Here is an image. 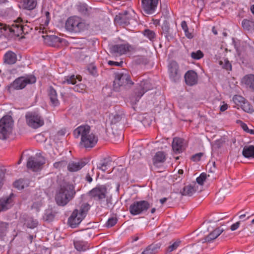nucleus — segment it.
Instances as JSON below:
<instances>
[{"label": "nucleus", "mask_w": 254, "mask_h": 254, "mask_svg": "<svg viewBox=\"0 0 254 254\" xmlns=\"http://www.w3.org/2000/svg\"><path fill=\"white\" fill-rule=\"evenodd\" d=\"M75 137L81 136L80 144L85 148H92L98 141L97 137L90 132V127L88 125L78 127L74 130Z\"/></svg>", "instance_id": "obj_1"}, {"label": "nucleus", "mask_w": 254, "mask_h": 254, "mask_svg": "<svg viewBox=\"0 0 254 254\" xmlns=\"http://www.w3.org/2000/svg\"><path fill=\"white\" fill-rule=\"evenodd\" d=\"M65 27L66 30L70 32L79 33L87 30L89 24L85 19L73 16L67 19Z\"/></svg>", "instance_id": "obj_2"}, {"label": "nucleus", "mask_w": 254, "mask_h": 254, "mask_svg": "<svg viewBox=\"0 0 254 254\" xmlns=\"http://www.w3.org/2000/svg\"><path fill=\"white\" fill-rule=\"evenodd\" d=\"M75 194L74 188L71 185H65L57 190L55 199L59 205H66L73 197Z\"/></svg>", "instance_id": "obj_3"}, {"label": "nucleus", "mask_w": 254, "mask_h": 254, "mask_svg": "<svg viewBox=\"0 0 254 254\" xmlns=\"http://www.w3.org/2000/svg\"><path fill=\"white\" fill-rule=\"evenodd\" d=\"M90 208L87 203L83 204L79 209L74 210L68 220V223L71 228H75L85 217Z\"/></svg>", "instance_id": "obj_4"}, {"label": "nucleus", "mask_w": 254, "mask_h": 254, "mask_svg": "<svg viewBox=\"0 0 254 254\" xmlns=\"http://www.w3.org/2000/svg\"><path fill=\"white\" fill-rule=\"evenodd\" d=\"M13 122L9 116H3L0 120V139H6L11 132Z\"/></svg>", "instance_id": "obj_5"}, {"label": "nucleus", "mask_w": 254, "mask_h": 254, "mask_svg": "<svg viewBox=\"0 0 254 254\" xmlns=\"http://www.w3.org/2000/svg\"><path fill=\"white\" fill-rule=\"evenodd\" d=\"M134 51L135 48L127 42L117 44L111 46L110 48V53L115 56L130 54Z\"/></svg>", "instance_id": "obj_6"}, {"label": "nucleus", "mask_w": 254, "mask_h": 254, "mask_svg": "<svg viewBox=\"0 0 254 254\" xmlns=\"http://www.w3.org/2000/svg\"><path fill=\"white\" fill-rule=\"evenodd\" d=\"M27 124L30 127L37 128L44 124L43 118L37 113L28 112L25 116Z\"/></svg>", "instance_id": "obj_7"}, {"label": "nucleus", "mask_w": 254, "mask_h": 254, "mask_svg": "<svg viewBox=\"0 0 254 254\" xmlns=\"http://www.w3.org/2000/svg\"><path fill=\"white\" fill-rule=\"evenodd\" d=\"M150 207V204L146 201L141 200L135 201L131 204L129 210L132 215H137L146 211Z\"/></svg>", "instance_id": "obj_8"}, {"label": "nucleus", "mask_w": 254, "mask_h": 254, "mask_svg": "<svg viewBox=\"0 0 254 254\" xmlns=\"http://www.w3.org/2000/svg\"><path fill=\"white\" fill-rule=\"evenodd\" d=\"M36 77L32 75L26 77H20L15 79L10 85V88L14 89H21L28 84H32L36 82Z\"/></svg>", "instance_id": "obj_9"}, {"label": "nucleus", "mask_w": 254, "mask_h": 254, "mask_svg": "<svg viewBox=\"0 0 254 254\" xmlns=\"http://www.w3.org/2000/svg\"><path fill=\"white\" fill-rule=\"evenodd\" d=\"M151 88V85L148 81L143 80L141 81L138 86V92H135L130 98L131 103L133 104H136L143 94Z\"/></svg>", "instance_id": "obj_10"}, {"label": "nucleus", "mask_w": 254, "mask_h": 254, "mask_svg": "<svg viewBox=\"0 0 254 254\" xmlns=\"http://www.w3.org/2000/svg\"><path fill=\"white\" fill-rule=\"evenodd\" d=\"M45 163V158L42 156L31 157L27 162V167L32 171L36 172L41 170L43 165Z\"/></svg>", "instance_id": "obj_11"}, {"label": "nucleus", "mask_w": 254, "mask_h": 254, "mask_svg": "<svg viewBox=\"0 0 254 254\" xmlns=\"http://www.w3.org/2000/svg\"><path fill=\"white\" fill-rule=\"evenodd\" d=\"M129 75L126 72H121L116 74L115 79L114 81L115 89H117L120 86L127 84H132Z\"/></svg>", "instance_id": "obj_12"}, {"label": "nucleus", "mask_w": 254, "mask_h": 254, "mask_svg": "<svg viewBox=\"0 0 254 254\" xmlns=\"http://www.w3.org/2000/svg\"><path fill=\"white\" fill-rule=\"evenodd\" d=\"M233 101L239 109L241 108L245 112L252 113L254 110L251 104L242 96L236 95L233 97Z\"/></svg>", "instance_id": "obj_13"}, {"label": "nucleus", "mask_w": 254, "mask_h": 254, "mask_svg": "<svg viewBox=\"0 0 254 254\" xmlns=\"http://www.w3.org/2000/svg\"><path fill=\"white\" fill-rule=\"evenodd\" d=\"M107 193V190L105 186H97L90 191V195L95 200L102 203L104 201Z\"/></svg>", "instance_id": "obj_14"}, {"label": "nucleus", "mask_w": 254, "mask_h": 254, "mask_svg": "<svg viewBox=\"0 0 254 254\" xmlns=\"http://www.w3.org/2000/svg\"><path fill=\"white\" fill-rule=\"evenodd\" d=\"M169 77L174 82H177L181 78V73L179 70V65L175 61L171 62L168 65Z\"/></svg>", "instance_id": "obj_15"}, {"label": "nucleus", "mask_w": 254, "mask_h": 254, "mask_svg": "<svg viewBox=\"0 0 254 254\" xmlns=\"http://www.w3.org/2000/svg\"><path fill=\"white\" fill-rule=\"evenodd\" d=\"M159 0H141L142 6L147 14H152L155 11Z\"/></svg>", "instance_id": "obj_16"}, {"label": "nucleus", "mask_w": 254, "mask_h": 254, "mask_svg": "<svg viewBox=\"0 0 254 254\" xmlns=\"http://www.w3.org/2000/svg\"><path fill=\"white\" fill-rule=\"evenodd\" d=\"M22 21L21 18H17L10 26L9 28L10 31L15 35L19 36L23 32Z\"/></svg>", "instance_id": "obj_17"}, {"label": "nucleus", "mask_w": 254, "mask_h": 254, "mask_svg": "<svg viewBox=\"0 0 254 254\" xmlns=\"http://www.w3.org/2000/svg\"><path fill=\"white\" fill-rule=\"evenodd\" d=\"M185 80L188 85L193 86L197 83V74L193 70H189L185 75Z\"/></svg>", "instance_id": "obj_18"}, {"label": "nucleus", "mask_w": 254, "mask_h": 254, "mask_svg": "<svg viewBox=\"0 0 254 254\" xmlns=\"http://www.w3.org/2000/svg\"><path fill=\"white\" fill-rule=\"evenodd\" d=\"M224 231L223 229L221 227L215 229L213 231L211 232L203 239V242L210 243L213 240L217 238Z\"/></svg>", "instance_id": "obj_19"}, {"label": "nucleus", "mask_w": 254, "mask_h": 254, "mask_svg": "<svg viewBox=\"0 0 254 254\" xmlns=\"http://www.w3.org/2000/svg\"><path fill=\"white\" fill-rule=\"evenodd\" d=\"M172 148L176 153L182 152L184 148V140L180 138H174L172 142Z\"/></svg>", "instance_id": "obj_20"}, {"label": "nucleus", "mask_w": 254, "mask_h": 254, "mask_svg": "<svg viewBox=\"0 0 254 254\" xmlns=\"http://www.w3.org/2000/svg\"><path fill=\"white\" fill-rule=\"evenodd\" d=\"M86 164L83 161H71L67 165V169L70 172H76L80 170Z\"/></svg>", "instance_id": "obj_21"}, {"label": "nucleus", "mask_w": 254, "mask_h": 254, "mask_svg": "<svg viewBox=\"0 0 254 254\" xmlns=\"http://www.w3.org/2000/svg\"><path fill=\"white\" fill-rule=\"evenodd\" d=\"M12 196L13 194H12L8 198L0 199V211L5 210L12 205Z\"/></svg>", "instance_id": "obj_22"}, {"label": "nucleus", "mask_w": 254, "mask_h": 254, "mask_svg": "<svg viewBox=\"0 0 254 254\" xmlns=\"http://www.w3.org/2000/svg\"><path fill=\"white\" fill-rule=\"evenodd\" d=\"M81 80V77L80 76L71 75L65 77L64 79L62 80L61 82L63 84L74 85L77 84V82H80Z\"/></svg>", "instance_id": "obj_23"}, {"label": "nucleus", "mask_w": 254, "mask_h": 254, "mask_svg": "<svg viewBox=\"0 0 254 254\" xmlns=\"http://www.w3.org/2000/svg\"><path fill=\"white\" fill-rule=\"evenodd\" d=\"M197 188L198 185L196 183L187 186L184 188L183 194L185 195L191 196L198 190Z\"/></svg>", "instance_id": "obj_24"}, {"label": "nucleus", "mask_w": 254, "mask_h": 254, "mask_svg": "<svg viewBox=\"0 0 254 254\" xmlns=\"http://www.w3.org/2000/svg\"><path fill=\"white\" fill-rule=\"evenodd\" d=\"M166 159V155L163 151H158L155 153L153 158V163L154 165L163 163Z\"/></svg>", "instance_id": "obj_25"}, {"label": "nucleus", "mask_w": 254, "mask_h": 254, "mask_svg": "<svg viewBox=\"0 0 254 254\" xmlns=\"http://www.w3.org/2000/svg\"><path fill=\"white\" fill-rule=\"evenodd\" d=\"M74 248L80 252H84L89 249V246L87 242L80 241L75 240L74 241Z\"/></svg>", "instance_id": "obj_26"}, {"label": "nucleus", "mask_w": 254, "mask_h": 254, "mask_svg": "<svg viewBox=\"0 0 254 254\" xmlns=\"http://www.w3.org/2000/svg\"><path fill=\"white\" fill-rule=\"evenodd\" d=\"M243 155L247 158H254V146L253 145L245 146L243 149Z\"/></svg>", "instance_id": "obj_27"}, {"label": "nucleus", "mask_w": 254, "mask_h": 254, "mask_svg": "<svg viewBox=\"0 0 254 254\" xmlns=\"http://www.w3.org/2000/svg\"><path fill=\"white\" fill-rule=\"evenodd\" d=\"M127 15V12H125L124 14L117 15L116 16L115 20L117 23H119L120 25H128L130 23Z\"/></svg>", "instance_id": "obj_28"}, {"label": "nucleus", "mask_w": 254, "mask_h": 254, "mask_svg": "<svg viewBox=\"0 0 254 254\" xmlns=\"http://www.w3.org/2000/svg\"><path fill=\"white\" fill-rule=\"evenodd\" d=\"M4 60V62L8 64H13L17 60L16 55L14 53L9 51L5 54Z\"/></svg>", "instance_id": "obj_29"}, {"label": "nucleus", "mask_w": 254, "mask_h": 254, "mask_svg": "<svg viewBox=\"0 0 254 254\" xmlns=\"http://www.w3.org/2000/svg\"><path fill=\"white\" fill-rule=\"evenodd\" d=\"M243 81L247 86L254 91V75L250 74L245 76L243 79Z\"/></svg>", "instance_id": "obj_30"}, {"label": "nucleus", "mask_w": 254, "mask_h": 254, "mask_svg": "<svg viewBox=\"0 0 254 254\" xmlns=\"http://www.w3.org/2000/svg\"><path fill=\"white\" fill-rule=\"evenodd\" d=\"M36 4V0H23L22 6L24 9L31 10L35 7Z\"/></svg>", "instance_id": "obj_31"}, {"label": "nucleus", "mask_w": 254, "mask_h": 254, "mask_svg": "<svg viewBox=\"0 0 254 254\" xmlns=\"http://www.w3.org/2000/svg\"><path fill=\"white\" fill-rule=\"evenodd\" d=\"M159 248L157 245H149L142 252L141 254H155Z\"/></svg>", "instance_id": "obj_32"}, {"label": "nucleus", "mask_w": 254, "mask_h": 254, "mask_svg": "<svg viewBox=\"0 0 254 254\" xmlns=\"http://www.w3.org/2000/svg\"><path fill=\"white\" fill-rule=\"evenodd\" d=\"M219 64L222 66V68L226 70H231V64L230 62L226 59H222L220 60L219 61Z\"/></svg>", "instance_id": "obj_33"}, {"label": "nucleus", "mask_w": 254, "mask_h": 254, "mask_svg": "<svg viewBox=\"0 0 254 254\" xmlns=\"http://www.w3.org/2000/svg\"><path fill=\"white\" fill-rule=\"evenodd\" d=\"M38 221L36 220H34L32 218H28L25 221V222L24 223L26 227L30 229H33L35 228L38 225Z\"/></svg>", "instance_id": "obj_34"}, {"label": "nucleus", "mask_w": 254, "mask_h": 254, "mask_svg": "<svg viewBox=\"0 0 254 254\" xmlns=\"http://www.w3.org/2000/svg\"><path fill=\"white\" fill-rule=\"evenodd\" d=\"M121 120L122 118L119 115H116L113 117L111 120V124L112 128H115V126H117L118 125H119L120 124Z\"/></svg>", "instance_id": "obj_35"}, {"label": "nucleus", "mask_w": 254, "mask_h": 254, "mask_svg": "<svg viewBox=\"0 0 254 254\" xmlns=\"http://www.w3.org/2000/svg\"><path fill=\"white\" fill-rule=\"evenodd\" d=\"M13 185L15 188H17L18 190H20L24 189V188L27 185V183H26L25 181L23 179H19L16 181H15Z\"/></svg>", "instance_id": "obj_36"}, {"label": "nucleus", "mask_w": 254, "mask_h": 254, "mask_svg": "<svg viewBox=\"0 0 254 254\" xmlns=\"http://www.w3.org/2000/svg\"><path fill=\"white\" fill-rule=\"evenodd\" d=\"M42 20L44 19L45 21L43 25L44 26H47L50 20V13L46 10H42Z\"/></svg>", "instance_id": "obj_37"}, {"label": "nucleus", "mask_w": 254, "mask_h": 254, "mask_svg": "<svg viewBox=\"0 0 254 254\" xmlns=\"http://www.w3.org/2000/svg\"><path fill=\"white\" fill-rule=\"evenodd\" d=\"M242 25L244 29L247 30H250L252 27L253 23L252 21L249 20L244 19L242 21Z\"/></svg>", "instance_id": "obj_38"}, {"label": "nucleus", "mask_w": 254, "mask_h": 254, "mask_svg": "<svg viewBox=\"0 0 254 254\" xmlns=\"http://www.w3.org/2000/svg\"><path fill=\"white\" fill-rule=\"evenodd\" d=\"M191 57L195 60H199L203 57V54L200 50L193 52L191 53Z\"/></svg>", "instance_id": "obj_39"}, {"label": "nucleus", "mask_w": 254, "mask_h": 254, "mask_svg": "<svg viewBox=\"0 0 254 254\" xmlns=\"http://www.w3.org/2000/svg\"><path fill=\"white\" fill-rule=\"evenodd\" d=\"M43 37L45 39V42L47 43L48 44L50 45H52V44L51 43H49V41H57L59 40V38L58 37L54 35H50V36H43Z\"/></svg>", "instance_id": "obj_40"}, {"label": "nucleus", "mask_w": 254, "mask_h": 254, "mask_svg": "<svg viewBox=\"0 0 254 254\" xmlns=\"http://www.w3.org/2000/svg\"><path fill=\"white\" fill-rule=\"evenodd\" d=\"M207 175L205 173H201L200 176L196 178L197 185L202 186L205 181Z\"/></svg>", "instance_id": "obj_41"}, {"label": "nucleus", "mask_w": 254, "mask_h": 254, "mask_svg": "<svg viewBox=\"0 0 254 254\" xmlns=\"http://www.w3.org/2000/svg\"><path fill=\"white\" fill-rule=\"evenodd\" d=\"M180 243L181 241L180 240H176L168 247V251L169 252H171L174 251L179 246Z\"/></svg>", "instance_id": "obj_42"}, {"label": "nucleus", "mask_w": 254, "mask_h": 254, "mask_svg": "<svg viewBox=\"0 0 254 254\" xmlns=\"http://www.w3.org/2000/svg\"><path fill=\"white\" fill-rule=\"evenodd\" d=\"M85 89V86L84 84L79 83L77 84L74 87L73 89L75 91L78 92H83Z\"/></svg>", "instance_id": "obj_43"}, {"label": "nucleus", "mask_w": 254, "mask_h": 254, "mask_svg": "<svg viewBox=\"0 0 254 254\" xmlns=\"http://www.w3.org/2000/svg\"><path fill=\"white\" fill-rule=\"evenodd\" d=\"M144 35L150 40L153 39L155 37V33L153 31L150 30H145L144 32Z\"/></svg>", "instance_id": "obj_44"}, {"label": "nucleus", "mask_w": 254, "mask_h": 254, "mask_svg": "<svg viewBox=\"0 0 254 254\" xmlns=\"http://www.w3.org/2000/svg\"><path fill=\"white\" fill-rule=\"evenodd\" d=\"M66 163L65 161L62 160L60 161L56 162L54 164V166L57 169H61L66 166Z\"/></svg>", "instance_id": "obj_45"}, {"label": "nucleus", "mask_w": 254, "mask_h": 254, "mask_svg": "<svg viewBox=\"0 0 254 254\" xmlns=\"http://www.w3.org/2000/svg\"><path fill=\"white\" fill-rule=\"evenodd\" d=\"M117 222V220L115 218H111L108 219L106 225L108 227L114 226Z\"/></svg>", "instance_id": "obj_46"}, {"label": "nucleus", "mask_w": 254, "mask_h": 254, "mask_svg": "<svg viewBox=\"0 0 254 254\" xmlns=\"http://www.w3.org/2000/svg\"><path fill=\"white\" fill-rule=\"evenodd\" d=\"M42 206V203L41 201L35 202L32 206V209H35L36 211H39Z\"/></svg>", "instance_id": "obj_47"}, {"label": "nucleus", "mask_w": 254, "mask_h": 254, "mask_svg": "<svg viewBox=\"0 0 254 254\" xmlns=\"http://www.w3.org/2000/svg\"><path fill=\"white\" fill-rule=\"evenodd\" d=\"M52 104L54 106H57L59 105V101L58 99L57 96L50 98Z\"/></svg>", "instance_id": "obj_48"}, {"label": "nucleus", "mask_w": 254, "mask_h": 254, "mask_svg": "<svg viewBox=\"0 0 254 254\" xmlns=\"http://www.w3.org/2000/svg\"><path fill=\"white\" fill-rule=\"evenodd\" d=\"M108 64L109 65H111V66H122V64H123V62H121L119 63L117 62L109 61H108Z\"/></svg>", "instance_id": "obj_49"}, {"label": "nucleus", "mask_w": 254, "mask_h": 254, "mask_svg": "<svg viewBox=\"0 0 254 254\" xmlns=\"http://www.w3.org/2000/svg\"><path fill=\"white\" fill-rule=\"evenodd\" d=\"M49 95L50 98L57 96L56 91L53 87H51L49 88Z\"/></svg>", "instance_id": "obj_50"}, {"label": "nucleus", "mask_w": 254, "mask_h": 254, "mask_svg": "<svg viewBox=\"0 0 254 254\" xmlns=\"http://www.w3.org/2000/svg\"><path fill=\"white\" fill-rule=\"evenodd\" d=\"M202 156V154L201 153H197L193 155L192 157V159L194 161H199Z\"/></svg>", "instance_id": "obj_51"}, {"label": "nucleus", "mask_w": 254, "mask_h": 254, "mask_svg": "<svg viewBox=\"0 0 254 254\" xmlns=\"http://www.w3.org/2000/svg\"><path fill=\"white\" fill-rule=\"evenodd\" d=\"M240 222L239 221L232 224L231 226V230L232 231H235L237 230L240 226Z\"/></svg>", "instance_id": "obj_52"}, {"label": "nucleus", "mask_w": 254, "mask_h": 254, "mask_svg": "<svg viewBox=\"0 0 254 254\" xmlns=\"http://www.w3.org/2000/svg\"><path fill=\"white\" fill-rule=\"evenodd\" d=\"M241 127H242L243 128V129H244V130H245V131L247 132H250L251 133H252V130H250L247 126V125L243 123H242L241 124Z\"/></svg>", "instance_id": "obj_53"}, {"label": "nucleus", "mask_w": 254, "mask_h": 254, "mask_svg": "<svg viewBox=\"0 0 254 254\" xmlns=\"http://www.w3.org/2000/svg\"><path fill=\"white\" fill-rule=\"evenodd\" d=\"M181 27L182 28V29H183V30L185 31H187V30H188V25H187V24L186 23V22L185 21H183L181 23Z\"/></svg>", "instance_id": "obj_54"}, {"label": "nucleus", "mask_w": 254, "mask_h": 254, "mask_svg": "<svg viewBox=\"0 0 254 254\" xmlns=\"http://www.w3.org/2000/svg\"><path fill=\"white\" fill-rule=\"evenodd\" d=\"M228 109V105L226 103H223V104L220 106V110L222 112L226 111Z\"/></svg>", "instance_id": "obj_55"}, {"label": "nucleus", "mask_w": 254, "mask_h": 254, "mask_svg": "<svg viewBox=\"0 0 254 254\" xmlns=\"http://www.w3.org/2000/svg\"><path fill=\"white\" fill-rule=\"evenodd\" d=\"M184 32L185 33V35L187 38L189 39H191L192 38L193 36L192 34L189 31V29L187 30V31H185Z\"/></svg>", "instance_id": "obj_56"}, {"label": "nucleus", "mask_w": 254, "mask_h": 254, "mask_svg": "<svg viewBox=\"0 0 254 254\" xmlns=\"http://www.w3.org/2000/svg\"><path fill=\"white\" fill-rule=\"evenodd\" d=\"M98 168L103 171H105L107 169L106 165L105 164H102L101 166L99 167Z\"/></svg>", "instance_id": "obj_57"}, {"label": "nucleus", "mask_w": 254, "mask_h": 254, "mask_svg": "<svg viewBox=\"0 0 254 254\" xmlns=\"http://www.w3.org/2000/svg\"><path fill=\"white\" fill-rule=\"evenodd\" d=\"M86 180H87V181H88L89 183H91L92 181V177L90 176V175L89 174H87L86 176Z\"/></svg>", "instance_id": "obj_58"}, {"label": "nucleus", "mask_w": 254, "mask_h": 254, "mask_svg": "<svg viewBox=\"0 0 254 254\" xmlns=\"http://www.w3.org/2000/svg\"><path fill=\"white\" fill-rule=\"evenodd\" d=\"M166 200L167 198L166 197H164L160 199V202H161V204H163L166 201Z\"/></svg>", "instance_id": "obj_59"}, {"label": "nucleus", "mask_w": 254, "mask_h": 254, "mask_svg": "<svg viewBox=\"0 0 254 254\" xmlns=\"http://www.w3.org/2000/svg\"><path fill=\"white\" fill-rule=\"evenodd\" d=\"M251 12L254 14V4L251 7Z\"/></svg>", "instance_id": "obj_60"}, {"label": "nucleus", "mask_w": 254, "mask_h": 254, "mask_svg": "<svg viewBox=\"0 0 254 254\" xmlns=\"http://www.w3.org/2000/svg\"><path fill=\"white\" fill-rule=\"evenodd\" d=\"M246 216V214H242L241 215H240L239 216V218L241 219H243V218H244Z\"/></svg>", "instance_id": "obj_61"}, {"label": "nucleus", "mask_w": 254, "mask_h": 254, "mask_svg": "<svg viewBox=\"0 0 254 254\" xmlns=\"http://www.w3.org/2000/svg\"><path fill=\"white\" fill-rule=\"evenodd\" d=\"M155 211H156V209L155 208H153L151 210V213H154L155 212Z\"/></svg>", "instance_id": "obj_62"}, {"label": "nucleus", "mask_w": 254, "mask_h": 254, "mask_svg": "<svg viewBox=\"0 0 254 254\" xmlns=\"http://www.w3.org/2000/svg\"><path fill=\"white\" fill-rule=\"evenodd\" d=\"M212 31H213V33H214L215 35L217 34V31H216V30H215L214 29H213Z\"/></svg>", "instance_id": "obj_63"}, {"label": "nucleus", "mask_w": 254, "mask_h": 254, "mask_svg": "<svg viewBox=\"0 0 254 254\" xmlns=\"http://www.w3.org/2000/svg\"><path fill=\"white\" fill-rule=\"evenodd\" d=\"M178 172L180 173V174H183V171L182 170H179Z\"/></svg>", "instance_id": "obj_64"}]
</instances>
